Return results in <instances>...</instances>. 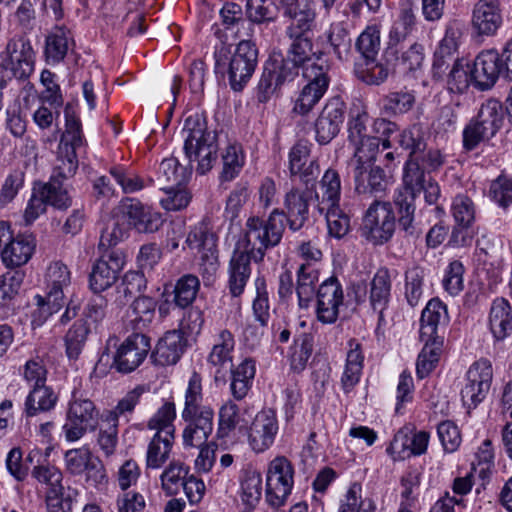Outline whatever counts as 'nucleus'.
Wrapping results in <instances>:
<instances>
[{"mask_svg": "<svg viewBox=\"0 0 512 512\" xmlns=\"http://www.w3.org/2000/svg\"><path fill=\"white\" fill-rule=\"evenodd\" d=\"M284 216L272 210L267 219L251 216L245 223L229 264L228 288L233 297L240 296L251 275L250 261L261 262L266 251L278 246L284 234Z\"/></svg>", "mask_w": 512, "mask_h": 512, "instance_id": "nucleus-1", "label": "nucleus"}, {"mask_svg": "<svg viewBox=\"0 0 512 512\" xmlns=\"http://www.w3.org/2000/svg\"><path fill=\"white\" fill-rule=\"evenodd\" d=\"M291 41L287 57H271L265 65L257 86V100L266 103L286 81H292L302 68L304 74L307 67H329L322 58V52H313L311 36L288 37Z\"/></svg>", "mask_w": 512, "mask_h": 512, "instance_id": "nucleus-2", "label": "nucleus"}, {"mask_svg": "<svg viewBox=\"0 0 512 512\" xmlns=\"http://www.w3.org/2000/svg\"><path fill=\"white\" fill-rule=\"evenodd\" d=\"M202 378L197 372L191 375L185 392L181 418L185 422L182 442L185 449H195L209 444L214 428V410L203 405Z\"/></svg>", "mask_w": 512, "mask_h": 512, "instance_id": "nucleus-3", "label": "nucleus"}, {"mask_svg": "<svg viewBox=\"0 0 512 512\" xmlns=\"http://www.w3.org/2000/svg\"><path fill=\"white\" fill-rule=\"evenodd\" d=\"M184 151L190 162L196 161L197 172L210 171L217 160L218 143L215 131L208 130L206 119L199 113L189 115L185 121Z\"/></svg>", "mask_w": 512, "mask_h": 512, "instance_id": "nucleus-4", "label": "nucleus"}, {"mask_svg": "<svg viewBox=\"0 0 512 512\" xmlns=\"http://www.w3.org/2000/svg\"><path fill=\"white\" fill-rule=\"evenodd\" d=\"M258 63V51L250 41L243 40L230 53L221 47L215 52L216 73L227 74L233 91H242L251 79Z\"/></svg>", "mask_w": 512, "mask_h": 512, "instance_id": "nucleus-5", "label": "nucleus"}, {"mask_svg": "<svg viewBox=\"0 0 512 512\" xmlns=\"http://www.w3.org/2000/svg\"><path fill=\"white\" fill-rule=\"evenodd\" d=\"M366 147L353 154L350 160L354 191L366 198L381 197L387 189L388 177L383 168L375 165L378 153H373L374 146Z\"/></svg>", "mask_w": 512, "mask_h": 512, "instance_id": "nucleus-6", "label": "nucleus"}, {"mask_svg": "<svg viewBox=\"0 0 512 512\" xmlns=\"http://www.w3.org/2000/svg\"><path fill=\"white\" fill-rule=\"evenodd\" d=\"M65 131L58 146L55 166L51 177L66 180L74 176L78 169L76 150L83 146L84 139L79 118L70 106L65 110Z\"/></svg>", "mask_w": 512, "mask_h": 512, "instance_id": "nucleus-7", "label": "nucleus"}, {"mask_svg": "<svg viewBox=\"0 0 512 512\" xmlns=\"http://www.w3.org/2000/svg\"><path fill=\"white\" fill-rule=\"evenodd\" d=\"M100 412L95 403L83 393L74 390L68 401L62 432L68 442L80 440L87 432L98 428Z\"/></svg>", "mask_w": 512, "mask_h": 512, "instance_id": "nucleus-8", "label": "nucleus"}, {"mask_svg": "<svg viewBox=\"0 0 512 512\" xmlns=\"http://www.w3.org/2000/svg\"><path fill=\"white\" fill-rule=\"evenodd\" d=\"M46 297L37 296L39 308L33 322L41 325L49 316L58 312L64 304V289L71 283V272L61 261L52 262L45 275Z\"/></svg>", "mask_w": 512, "mask_h": 512, "instance_id": "nucleus-9", "label": "nucleus"}, {"mask_svg": "<svg viewBox=\"0 0 512 512\" xmlns=\"http://www.w3.org/2000/svg\"><path fill=\"white\" fill-rule=\"evenodd\" d=\"M293 476L294 469L287 458L279 456L269 463L265 501L271 508L279 509L286 504L293 488Z\"/></svg>", "mask_w": 512, "mask_h": 512, "instance_id": "nucleus-10", "label": "nucleus"}, {"mask_svg": "<svg viewBox=\"0 0 512 512\" xmlns=\"http://www.w3.org/2000/svg\"><path fill=\"white\" fill-rule=\"evenodd\" d=\"M395 226L391 203L374 200L363 218L362 233L374 245H381L392 238Z\"/></svg>", "mask_w": 512, "mask_h": 512, "instance_id": "nucleus-11", "label": "nucleus"}, {"mask_svg": "<svg viewBox=\"0 0 512 512\" xmlns=\"http://www.w3.org/2000/svg\"><path fill=\"white\" fill-rule=\"evenodd\" d=\"M493 379V368L489 360L475 361L466 373V383L461 389V400L468 409H475L487 396Z\"/></svg>", "mask_w": 512, "mask_h": 512, "instance_id": "nucleus-12", "label": "nucleus"}, {"mask_svg": "<svg viewBox=\"0 0 512 512\" xmlns=\"http://www.w3.org/2000/svg\"><path fill=\"white\" fill-rule=\"evenodd\" d=\"M150 349V338L145 333H132L116 348L111 367L122 374L131 373L143 363Z\"/></svg>", "mask_w": 512, "mask_h": 512, "instance_id": "nucleus-13", "label": "nucleus"}, {"mask_svg": "<svg viewBox=\"0 0 512 512\" xmlns=\"http://www.w3.org/2000/svg\"><path fill=\"white\" fill-rule=\"evenodd\" d=\"M307 84L297 97L293 111L299 115H307L326 93L329 84V67H307L302 74Z\"/></svg>", "mask_w": 512, "mask_h": 512, "instance_id": "nucleus-14", "label": "nucleus"}, {"mask_svg": "<svg viewBox=\"0 0 512 512\" xmlns=\"http://www.w3.org/2000/svg\"><path fill=\"white\" fill-rule=\"evenodd\" d=\"M316 317L323 324H333L344 304V292L336 277L323 281L316 292Z\"/></svg>", "mask_w": 512, "mask_h": 512, "instance_id": "nucleus-15", "label": "nucleus"}, {"mask_svg": "<svg viewBox=\"0 0 512 512\" xmlns=\"http://www.w3.org/2000/svg\"><path fill=\"white\" fill-rule=\"evenodd\" d=\"M279 424L276 412L271 408H264L259 411L249 429L248 444L256 453L268 450L274 443L278 434Z\"/></svg>", "mask_w": 512, "mask_h": 512, "instance_id": "nucleus-16", "label": "nucleus"}, {"mask_svg": "<svg viewBox=\"0 0 512 512\" xmlns=\"http://www.w3.org/2000/svg\"><path fill=\"white\" fill-rule=\"evenodd\" d=\"M1 54H3L15 78L25 80L33 73L35 52L30 40L25 36L11 38Z\"/></svg>", "mask_w": 512, "mask_h": 512, "instance_id": "nucleus-17", "label": "nucleus"}, {"mask_svg": "<svg viewBox=\"0 0 512 512\" xmlns=\"http://www.w3.org/2000/svg\"><path fill=\"white\" fill-rule=\"evenodd\" d=\"M315 199L314 191L308 187L304 190L292 188L288 191L283 200L284 209L274 208L280 211L284 216V229L286 223L290 230H300L309 218L310 202Z\"/></svg>", "mask_w": 512, "mask_h": 512, "instance_id": "nucleus-18", "label": "nucleus"}, {"mask_svg": "<svg viewBox=\"0 0 512 512\" xmlns=\"http://www.w3.org/2000/svg\"><path fill=\"white\" fill-rule=\"evenodd\" d=\"M125 264V257L119 250H111L101 256L93 265L89 275L90 289L99 294L110 288L118 279Z\"/></svg>", "mask_w": 512, "mask_h": 512, "instance_id": "nucleus-19", "label": "nucleus"}, {"mask_svg": "<svg viewBox=\"0 0 512 512\" xmlns=\"http://www.w3.org/2000/svg\"><path fill=\"white\" fill-rule=\"evenodd\" d=\"M346 105L340 97L329 99L315 121V138L320 145L330 143L343 124Z\"/></svg>", "mask_w": 512, "mask_h": 512, "instance_id": "nucleus-20", "label": "nucleus"}, {"mask_svg": "<svg viewBox=\"0 0 512 512\" xmlns=\"http://www.w3.org/2000/svg\"><path fill=\"white\" fill-rule=\"evenodd\" d=\"M503 23L499 0H478L472 9L471 26L479 36H493Z\"/></svg>", "mask_w": 512, "mask_h": 512, "instance_id": "nucleus-21", "label": "nucleus"}, {"mask_svg": "<svg viewBox=\"0 0 512 512\" xmlns=\"http://www.w3.org/2000/svg\"><path fill=\"white\" fill-rule=\"evenodd\" d=\"M284 16L290 20L285 29L287 37L310 36L316 26V4L313 0H301L295 8L285 9Z\"/></svg>", "mask_w": 512, "mask_h": 512, "instance_id": "nucleus-22", "label": "nucleus"}, {"mask_svg": "<svg viewBox=\"0 0 512 512\" xmlns=\"http://www.w3.org/2000/svg\"><path fill=\"white\" fill-rule=\"evenodd\" d=\"M121 207L129 223L140 233L156 232L163 225L161 214L143 205L137 199L126 198L122 201Z\"/></svg>", "mask_w": 512, "mask_h": 512, "instance_id": "nucleus-23", "label": "nucleus"}, {"mask_svg": "<svg viewBox=\"0 0 512 512\" xmlns=\"http://www.w3.org/2000/svg\"><path fill=\"white\" fill-rule=\"evenodd\" d=\"M504 69L498 52L482 51L471 67L473 84L480 90L490 89Z\"/></svg>", "mask_w": 512, "mask_h": 512, "instance_id": "nucleus-24", "label": "nucleus"}, {"mask_svg": "<svg viewBox=\"0 0 512 512\" xmlns=\"http://www.w3.org/2000/svg\"><path fill=\"white\" fill-rule=\"evenodd\" d=\"M429 439L430 434L426 431L414 432L411 437L404 431H398L386 451L395 461L420 456L426 453Z\"/></svg>", "mask_w": 512, "mask_h": 512, "instance_id": "nucleus-25", "label": "nucleus"}, {"mask_svg": "<svg viewBox=\"0 0 512 512\" xmlns=\"http://www.w3.org/2000/svg\"><path fill=\"white\" fill-rule=\"evenodd\" d=\"M369 119V114L364 108L355 107L350 111L347 130L348 141L354 146L353 154H357L360 149L364 150L368 144L374 146L373 153H379L380 138L367 134Z\"/></svg>", "mask_w": 512, "mask_h": 512, "instance_id": "nucleus-26", "label": "nucleus"}, {"mask_svg": "<svg viewBox=\"0 0 512 512\" xmlns=\"http://www.w3.org/2000/svg\"><path fill=\"white\" fill-rule=\"evenodd\" d=\"M316 45L321 48L322 56L332 52L342 61L347 58L351 49L349 31L343 22H332L325 32L318 35Z\"/></svg>", "mask_w": 512, "mask_h": 512, "instance_id": "nucleus-27", "label": "nucleus"}, {"mask_svg": "<svg viewBox=\"0 0 512 512\" xmlns=\"http://www.w3.org/2000/svg\"><path fill=\"white\" fill-rule=\"evenodd\" d=\"M446 305L438 298L431 299L421 314L420 337L422 341L436 340L439 325L448 323Z\"/></svg>", "mask_w": 512, "mask_h": 512, "instance_id": "nucleus-28", "label": "nucleus"}, {"mask_svg": "<svg viewBox=\"0 0 512 512\" xmlns=\"http://www.w3.org/2000/svg\"><path fill=\"white\" fill-rule=\"evenodd\" d=\"M184 348L185 341L181 332L177 330L168 331L157 343L152 358L156 364L161 366L174 365L181 358Z\"/></svg>", "mask_w": 512, "mask_h": 512, "instance_id": "nucleus-29", "label": "nucleus"}, {"mask_svg": "<svg viewBox=\"0 0 512 512\" xmlns=\"http://www.w3.org/2000/svg\"><path fill=\"white\" fill-rule=\"evenodd\" d=\"M156 301L148 296L137 297L130 306L126 327L133 333H145L155 318Z\"/></svg>", "mask_w": 512, "mask_h": 512, "instance_id": "nucleus-30", "label": "nucleus"}, {"mask_svg": "<svg viewBox=\"0 0 512 512\" xmlns=\"http://www.w3.org/2000/svg\"><path fill=\"white\" fill-rule=\"evenodd\" d=\"M35 241L30 236H17L1 250V260L6 268L25 265L33 255Z\"/></svg>", "mask_w": 512, "mask_h": 512, "instance_id": "nucleus-31", "label": "nucleus"}, {"mask_svg": "<svg viewBox=\"0 0 512 512\" xmlns=\"http://www.w3.org/2000/svg\"><path fill=\"white\" fill-rule=\"evenodd\" d=\"M256 374V362L245 358L231 369L230 392L237 401L243 400L252 388Z\"/></svg>", "mask_w": 512, "mask_h": 512, "instance_id": "nucleus-32", "label": "nucleus"}, {"mask_svg": "<svg viewBox=\"0 0 512 512\" xmlns=\"http://www.w3.org/2000/svg\"><path fill=\"white\" fill-rule=\"evenodd\" d=\"M320 192L314 191L318 211L327 210V207L339 205L341 196V179L339 173L334 169L325 171L320 181Z\"/></svg>", "mask_w": 512, "mask_h": 512, "instance_id": "nucleus-33", "label": "nucleus"}, {"mask_svg": "<svg viewBox=\"0 0 512 512\" xmlns=\"http://www.w3.org/2000/svg\"><path fill=\"white\" fill-rule=\"evenodd\" d=\"M319 280V271L312 263H303L297 271L296 295L301 309L309 307L315 297V288Z\"/></svg>", "mask_w": 512, "mask_h": 512, "instance_id": "nucleus-34", "label": "nucleus"}, {"mask_svg": "<svg viewBox=\"0 0 512 512\" xmlns=\"http://www.w3.org/2000/svg\"><path fill=\"white\" fill-rule=\"evenodd\" d=\"M349 347L350 349L347 353L346 363L341 377V386L345 393L351 392L358 384L364 362L360 344L352 339L349 341Z\"/></svg>", "mask_w": 512, "mask_h": 512, "instance_id": "nucleus-35", "label": "nucleus"}, {"mask_svg": "<svg viewBox=\"0 0 512 512\" xmlns=\"http://www.w3.org/2000/svg\"><path fill=\"white\" fill-rule=\"evenodd\" d=\"M489 325L493 336L502 340L512 332V309L509 302L504 298H497L493 301Z\"/></svg>", "mask_w": 512, "mask_h": 512, "instance_id": "nucleus-36", "label": "nucleus"}, {"mask_svg": "<svg viewBox=\"0 0 512 512\" xmlns=\"http://www.w3.org/2000/svg\"><path fill=\"white\" fill-rule=\"evenodd\" d=\"M391 294V275L387 268L382 267L377 270L370 283V304L372 308L379 313V318L383 317V311L386 309Z\"/></svg>", "mask_w": 512, "mask_h": 512, "instance_id": "nucleus-37", "label": "nucleus"}, {"mask_svg": "<svg viewBox=\"0 0 512 512\" xmlns=\"http://www.w3.org/2000/svg\"><path fill=\"white\" fill-rule=\"evenodd\" d=\"M146 288V279L141 271H128L116 286L115 294L111 295L112 305L116 308L124 306L133 296Z\"/></svg>", "mask_w": 512, "mask_h": 512, "instance_id": "nucleus-38", "label": "nucleus"}, {"mask_svg": "<svg viewBox=\"0 0 512 512\" xmlns=\"http://www.w3.org/2000/svg\"><path fill=\"white\" fill-rule=\"evenodd\" d=\"M34 186L47 205L59 210H66L71 206L72 198L63 186V180L50 177L48 182H36Z\"/></svg>", "mask_w": 512, "mask_h": 512, "instance_id": "nucleus-39", "label": "nucleus"}, {"mask_svg": "<svg viewBox=\"0 0 512 512\" xmlns=\"http://www.w3.org/2000/svg\"><path fill=\"white\" fill-rule=\"evenodd\" d=\"M72 36L69 30L64 27H55L45 41V57L49 64H56L64 60L67 55Z\"/></svg>", "mask_w": 512, "mask_h": 512, "instance_id": "nucleus-40", "label": "nucleus"}, {"mask_svg": "<svg viewBox=\"0 0 512 512\" xmlns=\"http://www.w3.org/2000/svg\"><path fill=\"white\" fill-rule=\"evenodd\" d=\"M58 401V395L54 390L43 385H34L25 400V412L27 416H35L40 412L52 410Z\"/></svg>", "mask_w": 512, "mask_h": 512, "instance_id": "nucleus-41", "label": "nucleus"}, {"mask_svg": "<svg viewBox=\"0 0 512 512\" xmlns=\"http://www.w3.org/2000/svg\"><path fill=\"white\" fill-rule=\"evenodd\" d=\"M391 68L382 62H378L377 58L357 60L354 63V74L362 82L368 85H380L384 83Z\"/></svg>", "mask_w": 512, "mask_h": 512, "instance_id": "nucleus-42", "label": "nucleus"}, {"mask_svg": "<svg viewBox=\"0 0 512 512\" xmlns=\"http://www.w3.org/2000/svg\"><path fill=\"white\" fill-rule=\"evenodd\" d=\"M505 112L502 104L495 99L485 101L475 118L478 123L494 137L497 132L502 128L504 123Z\"/></svg>", "mask_w": 512, "mask_h": 512, "instance_id": "nucleus-43", "label": "nucleus"}, {"mask_svg": "<svg viewBox=\"0 0 512 512\" xmlns=\"http://www.w3.org/2000/svg\"><path fill=\"white\" fill-rule=\"evenodd\" d=\"M175 436H165L155 433L152 437L146 453L147 468L158 469L168 460L172 450Z\"/></svg>", "mask_w": 512, "mask_h": 512, "instance_id": "nucleus-44", "label": "nucleus"}, {"mask_svg": "<svg viewBox=\"0 0 512 512\" xmlns=\"http://www.w3.org/2000/svg\"><path fill=\"white\" fill-rule=\"evenodd\" d=\"M262 495V477L256 471L245 472L240 483V499L246 512H252Z\"/></svg>", "mask_w": 512, "mask_h": 512, "instance_id": "nucleus-45", "label": "nucleus"}, {"mask_svg": "<svg viewBox=\"0 0 512 512\" xmlns=\"http://www.w3.org/2000/svg\"><path fill=\"white\" fill-rule=\"evenodd\" d=\"M234 347L235 339L233 334L228 329L220 330L208 356V362L219 368L231 364Z\"/></svg>", "mask_w": 512, "mask_h": 512, "instance_id": "nucleus-46", "label": "nucleus"}, {"mask_svg": "<svg viewBox=\"0 0 512 512\" xmlns=\"http://www.w3.org/2000/svg\"><path fill=\"white\" fill-rule=\"evenodd\" d=\"M427 181L428 176L420 166L419 160L407 159L403 168L402 187L397 190L418 196Z\"/></svg>", "mask_w": 512, "mask_h": 512, "instance_id": "nucleus-47", "label": "nucleus"}, {"mask_svg": "<svg viewBox=\"0 0 512 512\" xmlns=\"http://www.w3.org/2000/svg\"><path fill=\"white\" fill-rule=\"evenodd\" d=\"M199 289L200 281L197 276L186 274L180 277L171 292L175 306L181 309L189 307L196 299Z\"/></svg>", "mask_w": 512, "mask_h": 512, "instance_id": "nucleus-48", "label": "nucleus"}, {"mask_svg": "<svg viewBox=\"0 0 512 512\" xmlns=\"http://www.w3.org/2000/svg\"><path fill=\"white\" fill-rule=\"evenodd\" d=\"M90 332L87 321L84 319L76 320L67 331L64 342L66 354L69 359L77 360L85 346L88 334Z\"/></svg>", "mask_w": 512, "mask_h": 512, "instance_id": "nucleus-49", "label": "nucleus"}, {"mask_svg": "<svg viewBox=\"0 0 512 512\" xmlns=\"http://www.w3.org/2000/svg\"><path fill=\"white\" fill-rule=\"evenodd\" d=\"M189 467L179 460L171 461L160 476L161 486L167 495H176L184 485Z\"/></svg>", "mask_w": 512, "mask_h": 512, "instance_id": "nucleus-50", "label": "nucleus"}, {"mask_svg": "<svg viewBox=\"0 0 512 512\" xmlns=\"http://www.w3.org/2000/svg\"><path fill=\"white\" fill-rule=\"evenodd\" d=\"M473 83L472 71L469 64L455 60L447 75L446 88L449 93L462 95Z\"/></svg>", "mask_w": 512, "mask_h": 512, "instance_id": "nucleus-51", "label": "nucleus"}, {"mask_svg": "<svg viewBox=\"0 0 512 512\" xmlns=\"http://www.w3.org/2000/svg\"><path fill=\"white\" fill-rule=\"evenodd\" d=\"M176 418V408L173 402H165L156 413L149 419L147 427L155 430L162 435L175 436L174 420Z\"/></svg>", "mask_w": 512, "mask_h": 512, "instance_id": "nucleus-52", "label": "nucleus"}, {"mask_svg": "<svg viewBox=\"0 0 512 512\" xmlns=\"http://www.w3.org/2000/svg\"><path fill=\"white\" fill-rule=\"evenodd\" d=\"M398 142L403 149L409 151L408 159L419 160V155L424 153L427 148L425 133L417 124L403 130Z\"/></svg>", "mask_w": 512, "mask_h": 512, "instance_id": "nucleus-53", "label": "nucleus"}, {"mask_svg": "<svg viewBox=\"0 0 512 512\" xmlns=\"http://www.w3.org/2000/svg\"><path fill=\"white\" fill-rule=\"evenodd\" d=\"M380 29L377 25H369L358 36L355 47L360 53L359 60L377 58L380 50Z\"/></svg>", "mask_w": 512, "mask_h": 512, "instance_id": "nucleus-54", "label": "nucleus"}, {"mask_svg": "<svg viewBox=\"0 0 512 512\" xmlns=\"http://www.w3.org/2000/svg\"><path fill=\"white\" fill-rule=\"evenodd\" d=\"M186 244L191 250L202 254L203 251H210L216 247V236L207 224L201 222L190 230Z\"/></svg>", "mask_w": 512, "mask_h": 512, "instance_id": "nucleus-55", "label": "nucleus"}, {"mask_svg": "<svg viewBox=\"0 0 512 512\" xmlns=\"http://www.w3.org/2000/svg\"><path fill=\"white\" fill-rule=\"evenodd\" d=\"M223 170L221 177L224 181H231L236 178L245 163V156L242 147L238 144H230L222 155Z\"/></svg>", "mask_w": 512, "mask_h": 512, "instance_id": "nucleus-56", "label": "nucleus"}, {"mask_svg": "<svg viewBox=\"0 0 512 512\" xmlns=\"http://www.w3.org/2000/svg\"><path fill=\"white\" fill-rule=\"evenodd\" d=\"M414 104V93L405 89L386 95L383 99V110L388 115L404 114L410 111Z\"/></svg>", "mask_w": 512, "mask_h": 512, "instance_id": "nucleus-57", "label": "nucleus"}, {"mask_svg": "<svg viewBox=\"0 0 512 512\" xmlns=\"http://www.w3.org/2000/svg\"><path fill=\"white\" fill-rule=\"evenodd\" d=\"M256 297L253 300L252 309L255 320L262 328L268 325L270 319L269 296L266 281L263 277L255 280Z\"/></svg>", "mask_w": 512, "mask_h": 512, "instance_id": "nucleus-58", "label": "nucleus"}, {"mask_svg": "<svg viewBox=\"0 0 512 512\" xmlns=\"http://www.w3.org/2000/svg\"><path fill=\"white\" fill-rule=\"evenodd\" d=\"M239 421L238 405L232 400H227L219 408L217 437L220 439L228 437L230 433L235 430Z\"/></svg>", "mask_w": 512, "mask_h": 512, "instance_id": "nucleus-59", "label": "nucleus"}, {"mask_svg": "<svg viewBox=\"0 0 512 512\" xmlns=\"http://www.w3.org/2000/svg\"><path fill=\"white\" fill-rule=\"evenodd\" d=\"M327 210L318 211L325 216L328 232L335 238L345 236L350 228V218L339 205L327 207Z\"/></svg>", "mask_w": 512, "mask_h": 512, "instance_id": "nucleus-60", "label": "nucleus"}, {"mask_svg": "<svg viewBox=\"0 0 512 512\" xmlns=\"http://www.w3.org/2000/svg\"><path fill=\"white\" fill-rule=\"evenodd\" d=\"M246 14L254 23L272 22L278 16V8L272 0H247Z\"/></svg>", "mask_w": 512, "mask_h": 512, "instance_id": "nucleus-61", "label": "nucleus"}, {"mask_svg": "<svg viewBox=\"0 0 512 512\" xmlns=\"http://www.w3.org/2000/svg\"><path fill=\"white\" fill-rule=\"evenodd\" d=\"M425 345L422 348L417 358L416 373L419 378L428 376L436 367L440 356V346L436 340L430 342L424 341Z\"/></svg>", "mask_w": 512, "mask_h": 512, "instance_id": "nucleus-62", "label": "nucleus"}, {"mask_svg": "<svg viewBox=\"0 0 512 512\" xmlns=\"http://www.w3.org/2000/svg\"><path fill=\"white\" fill-rule=\"evenodd\" d=\"M424 270L413 266L405 271V298L412 307L416 306L423 293Z\"/></svg>", "mask_w": 512, "mask_h": 512, "instance_id": "nucleus-63", "label": "nucleus"}, {"mask_svg": "<svg viewBox=\"0 0 512 512\" xmlns=\"http://www.w3.org/2000/svg\"><path fill=\"white\" fill-rule=\"evenodd\" d=\"M127 235V225L118 218H110L101 232L99 248L108 249L115 246L123 241Z\"/></svg>", "mask_w": 512, "mask_h": 512, "instance_id": "nucleus-64", "label": "nucleus"}]
</instances>
